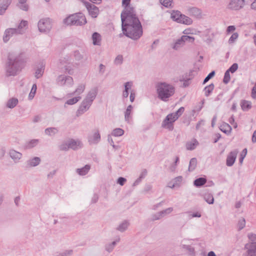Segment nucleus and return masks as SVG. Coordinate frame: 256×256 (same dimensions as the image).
<instances>
[{
  "label": "nucleus",
  "mask_w": 256,
  "mask_h": 256,
  "mask_svg": "<svg viewBox=\"0 0 256 256\" xmlns=\"http://www.w3.org/2000/svg\"><path fill=\"white\" fill-rule=\"evenodd\" d=\"M122 32L118 34L119 38L124 36L134 40H138L143 34L142 24L139 19H130L120 17Z\"/></svg>",
  "instance_id": "1"
},
{
  "label": "nucleus",
  "mask_w": 256,
  "mask_h": 256,
  "mask_svg": "<svg viewBox=\"0 0 256 256\" xmlns=\"http://www.w3.org/2000/svg\"><path fill=\"white\" fill-rule=\"evenodd\" d=\"M26 60L23 53H20L15 57L9 54L4 64L5 74L6 77L17 76L25 67Z\"/></svg>",
  "instance_id": "2"
},
{
  "label": "nucleus",
  "mask_w": 256,
  "mask_h": 256,
  "mask_svg": "<svg viewBox=\"0 0 256 256\" xmlns=\"http://www.w3.org/2000/svg\"><path fill=\"white\" fill-rule=\"evenodd\" d=\"M158 98L163 102H167L175 92V88L166 82H158L156 86Z\"/></svg>",
  "instance_id": "3"
},
{
  "label": "nucleus",
  "mask_w": 256,
  "mask_h": 256,
  "mask_svg": "<svg viewBox=\"0 0 256 256\" xmlns=\"http://www.w3.org/2000/svg\"><path fill=\"white\" fill-rule=\"evenodd\" d=\"M98 93V88L94 87L92 88L86 94V98L82 102L76 114L77 116H80L86 112L92 106Z\"/></svg>",
  "instance_id": "4"
},
{
  "label": "nucleus",
  "mask_w": 256,
  "mask_h": 256,
  "mask_svg": "<svg viewBox=\"0 0 256 256\" xmlns=\"http://www.w3.org/2000/svg\"><path fill=\"white\" fill-rule=\"evenodd\" d=\"M62 22L66 26H82L87 23V20L84 14L79 12L68 16L63 20Z\"/></svg>",
  "instance_id": "5"
},
{
  "label": "nucleus",
  "mask_w": 256,
  "mask_h": 256,
  "mask_svg": "<svg viewBox=\"0 0 256 256\" xmlns=\"http://www.w3.org/2000/svg\"><path fill=\"white\" fill-rule=\"evenodd\" d=\"M184 111V108L181 106L176 112L168 114L162 121V127L172 130L174 128L173 123L182 115Z\"/></svg>",
  "instance_id": "6"
},
{
  "label": "nucleus",
  "mask_w": 256,
  "mask_h": 256,
  "mask_svg": "<svg viewBox=\"0 0 256 256\" xmlns=\"http://www.w3.org/2000/svg\"><path fill=\"white\" fill-rule=\"evenodd\" d=\"M130 1L131 0H122V6L124 9L121 12L120 17L139 19L134 7L130 6Z\"/></svg>",
  "instance_id": "7"
},
{
  "label": "nucleus",
  "mask_w": 256,
  "mask_h": 256,
  "mask_svg": "<svg viewBox=\"0 0 256 256\" xmlns=\"http://www.w3.org/2000/svg\"><path fill=\"white\" fill-rule=\"evenodd\" d=\"M38 30L41 32H49L52 29V25L50 18L40 19L38 24Z\"/></svg>",
  "instance_id": "8"
},
{
  "label": "nucleus",
  "mask_w": 256,
  "mask_h": 256,
  "mask_svg": "<svg viewBox=\"0 0 256 256\" xmlns=\"http://www.w3.org/2000/svg\"><path fill=\"white\" fill-rule=\"evenodd\" d=\"M82 2L86 6L89 14L92 18H97L99 14L98 8L85 0H82Z\"/></svg>",
  "instance_id": "9"
},
{
  "label": "nucleus",
  "mask_w": 256,
  "mask_h": 256,
  "mask_svg": "<svg viewBox=\"0 0 256 256\" xmlns=\"http://www.w3.org/2000/svg\"><path fill=\"white\" fill-rule=\"evenodd\" d=\"M244 0H230L227 8L232 10H238L244 5Z\"/></svg>",
  "instance_id": "10"
},
{
  "label": "nucleus",
  "mask_w": 256,
  "mask_h": 256,
  "mask_svg": "<svg viewBox=\"0 0 256 256\" xmlns=\"http://www.w3.org/2000/svg\"><path fill=\"white\" fill-rule=\"evenodd\" d=\"M19 30H16V28H6L3 36V41L4 43H6L10 39V38L14 34H18Z\"/></svg>",
  "instance_id": "11"
},
{
  "label": "nucleus",
  "mask_w": 256,
  "mask_h": 256,
  "mask_svg": "<svg viewBox=\"0 0 256 256\" xmlns=\"http://www.w3.org/2000/svg\"><path fill=\"white\" fill-rule=\"evenodd\" d=\"M246 256H256V242H248L244 246Z\"/></svg>",
  "instance_id": "12"
},
{
  "label": "nucleus",
  "mask_w": 256,
  "mask_h": 256,
  "mask_svg": "<svg viewBox=\"0 0 256 256\" xmlns=\"http://www.w3.org/2000/svg\"><path fill=\"white\" fill-rule=\"evenodd\" d=\"M238 151L236 150L231 151L228 155L226 159V165L228 166H232L235 162Z\"/></svg>",
  "instance_id": "13"
},
{
  "label": "nucleus",
  "mask_w": 256,
  "mask_h": 256,
  "mask_svg": "<svg viewBox=\"0 0 256 256\" xmlns=\"http://www.w3.org/2000/svg\"><path fill=\"white\" fill-rule=\"evenodd\" d=\"M182 14L180 11L178 10H172L171 13L170 18L173 21L180 24L182 22Z\"/></svg>",
  "instance_id": "14"
},
{
  "label": "nucleus",
  "mask_w": 256,
  "mask_h": 256,
  "mask_svg": "<svg viewBox=\"0 0 256 256\" xmlns=\"http://www.w3.org/2000/svg\"><path fill=\"white\" fill-rule=\"evenodd\" d=\"M188 12L190 16L197 18H200L202 17V10L196 7L189 8L188 9Z\"/></svg>",
  "instance_id": "15"
},
{
  "label": "nucleus",
  "mask_w": 256,
  "mask_h": 256,
  "mask_svg": "<svg viewBox=\"0 0 256 256\" xmlns=\"http://www.w3.org/2000/svg\"><path fill=\"white\" fill-rule=\"evenodd\" d=\"M100 140V134L98 131L95 132L92 136L88 137V142L90 144H97Z\"/></svg>",
  "instance_id": "16"
},
{
  "label": "nucleus",
  "mask_w": 256,
  "mask_h": 256,
  "mask_svg": "<svg viewBox=\"0 0 256 256\" xmlns=\"http://www.w3.org/2000/svg\"><path fill=\"white\" fill-rule=\"evenodd\" d=\"M193 78V76H191V78H188L186 74H184L182 76H180L179 81L181 82H183V84L182 86V88H186L188 87L190 82V81Z\"/></svg>",
  "instance_id": "17"
},
{
  "label": "nucleus",
  "mask_w": 256,
  "mask_h": 256,
  "mask_svg": "<svg viewBox=\"0 0 256 256\" xmlns=\"http://www.w3.org/2000/svg\"><path fill=\"white\" fill-rule=\"evenodd\" d=\"M12 0H3L0 4V15H3L5 13Z\"/></svg>",
  "instance_id": "18"
},
{
  "label": "nucleus",
  "mask_w": 256,
  "mask_h": 256,
  "mask_svg": "<svg viewBox=\"0 0 256 256\" xmlns=\"http://www.w3.org/2000/svg\"><path fill=\"white\" fill-rule=\"evenodd\" d=\"M10 157L14 160V161L16 163L19 162V160L21 158L22 154L15 150H12L9 152Z\"/></svg>",
  "instance_id": "19"
},
{
  "label": "nucleus",
  "mask_w": 256,
  "mask_h": 256,
  "mask_svg": "<svg viewBox=\"0 0 256 256\" xmlns=\"http://www.w3.org/2000/svg\"><path fill=\"white\" fill-rule=\"evenodd\" d=\"M44 69L45 64L42 62L35 72V76L36 78H39L43 76Z\"/></svg>",
  "instance_id": "20"
},
{
  "label": "nucleus",
  "mask_w": 256,
  "mask_h": 256,
  "mask_svg": "<svg viewBox=\"0 0 256 256\" xmlns=\"http://www.w3.org/2000/svg\"><path fill=\"white\" fill-rule=\"evenodd\" d=\"M92 44L94 46H100L102 40L101 35L98 32H94L92 36Z\"/></svg>",
  "instance_id": "21"
},
{
  "label": "nucleus",
  "mask_w": 256,
  "mask_h": 256,
  "mask_svg": "<svg viewBox=\"0 0 256 256\" xmlns=\"http://www.w3.org/2000/svg\"><path fill=\"white\" fill-rule=\"evenodd\" d=\"M82 144L80 141H76L74 139H70L68 142V146H69L70 148H71L74 150H77L78 148V146L82 147Z\"/></svg>",
  "instance_id": "22"
},
{
  "label": "nucleus",
  "mask_w": 256,
  "mask_h": 256,
  "mask_svg": "<svg viewBox=\"0 0 256 256\" xmlns=\"http://www.w3.org/2000/svg\"><path fill=\"white\" fill-rule=\"evenodd\" d=\"M90 168V165L87 164L81 168H77L76 172L80 176H85L88 172Z\"/></svg>",
  "instance_id": "23"
},
{
  "label": "nucleus",
  "mask_w": 256,
  "mask_h": 256,
  "mask_svg": "<svg viewBox=\"0 0 256 256\" xmlns=\"http://www.w3.org/2000/svg\"><path fill=\"white\" fill-rule=\"evenodd\" d=\"M220 130L225 134L228 135L230 134L232 128L231 126L226 123V122H223V124L220 126Z\"/></svg>",
  "instance_id": "24"
},
{
  "label": "nucleus",
  "mask_w": 256,
  "mask_h": 256,
  "mask_svg": "<svg viewBox=\"0 0 256 256\" xmlns=\"http://www.w3.org/2000/svg\"><path fill=\"white\" fill-rule=\"evenodd\" d=\"M240 106L243 111L247 112L252 108V102L250 101L242 100L240 102Z\"/></svg>",
  "instance_id": "25"
},
{
  "label": "nucleus",
  "mask_w": 256,
  "mask_h": 256,
  "mask_svg": "<svg viewBox=\"0 0 256 256\" xmlns=\"http://www.w3.org/2000/svg\"><path fill=\"white\" fill-rule=\"evenodd\" d=\"M40 162V158L39 157L35 156L32 158L28 160L27 165L29 166H38Z\"/></svg>",
  "instance_id": "26"
},
{
  "label": "nucleus",
  "mask_w": 256,
  "mask_h": 256,
  "mask_svg": "<svg viewBox=\"0 0 256 256\" xmlns=\"http://www.w3.org/2000/svg\"><path fill=\"white\" fill-rule=\"evenodd\" d=\"M206 178L200 177L196 178L194 181V185L196 188H200L206 184Z\"/></svg>",
  "instance_id": "27"
},
{
  "label": "nucleus",
  "mask_w": 256,
  "mask_h": 256,
  "mask_svg": "<svg viewBox=\"0 0 256 256\" xmlns=\"http://www.w3.org/2000/svg\"><path fill=\"white\" fill-rule=\"evenodd\" d=\"M198 144V141L196 138H194L192 141L186 142V148L188 150H192L196 148Z\"/></svg>",
  "instance_id": "28"
},
{
  "label": "nucleus",
  "mask_w": 256,
  "mask_h": 256,
  "mask_svg": "<svg viewBox=\"0 0 256 256\" xmlns=\"http://www.w3.org/2000/svg\"><path fill=\"white\" fill-rule=\"evenodd\" d=\"M38 139H32L27 142L24 144V148L26 149H31L35 147L38 143Z\"/></svg>",
  "instance_id": "29"
},
{
  "label": "nucleus",
  "mask_w": 256,
  "mask_h": 256,
  "mask_svg": "<svg viewBox=\"0 0 256 256\" xmlns=\"http://www.w3.org/2000/svg\"><path fill=\"white\" fill-rule=\"evenodd\" d=\"M18 98H12L8 100L6 106L9 108H13L18 104Z\"/></svg>",
  "instance_id": "30"
},
{
  "label": "nucleus",
  "mask_w": 256,
  "mask_h": 256,
  "mask_svg": "<svg viewBox=\"0 0 256 256\" xmlns=\"http://www.w3.org/2000/svg\"><path fill=\"white\" fill-rule=\"evenodd\" d=\"M204 200L209 204L214 203V198L211 193L206 192L203 194Z\"/></svg>",
  "instance_id": "31"
},
{
  "label": "nucleus",
  "mask_w": 256,
  "mask_h": 256,
  "mask_svg": "<svg viewBox=\"0 0 256 256\" xmlns=\"http://www.w3.org/2000/svg\"><path fill=\"white\" fill-rule=\"evenodd\" d=\"M214 86L213 83H211L209 85L204 87L203 90L204 92V95L208 97L210 95L214 89Z\"/></svg>",
  "instance_id": "32"
},
{
  "label": "nucleus",
  "mask_w": 256,
  "mask_h": 256,
  "mask_svg": "<svg viewBox=\"0 0 256 256\" xmlns=\"http://www.w3.org/2000/svg\"><path fill=\"white\" fill-rule=\"evenodd\" d=\"M184 45V42H183L182 36L177 39L174 42L172 48L174 50H178L180 48Z\"/></svg>",
  "instance_id": "33"
},
{
  "label": "nucleus",
  "mask_w": 256,
  "mask_h": 256,
  "mask_svg": "<svg viewBox=\"0 0 256 256\" xmlns=\"http://www.w3.org/2000/svg\"><path fill=\"white\" fill-rule=\"evenodd\" d=\"M58 130L57 128L50 127L45 129L44 133L48 136H52L58 133Z\"/></svg>",
  "instance_id": "34"
},
{
  "label": "nucleus",
  "mask_w": 256,
  "mask_h": 256,
  "mask_svg": "<svg viewBox=\"0 0 256 256\" xmlns=\"http://www.w3.org/2000/svg\"><path fill=\"white\" fill-rule=\"evenodd\" d=\"M130 224L127 220H124L117 227L116 230L120 232H124L128 228Z\"/></svg>",
  "instance_id": "35"
},
{
  "label": "nucleus",
  "mask_w": 256,
  "mask_h": 256,
  "mask_svg": "<svg viewBox=\"0 0 256 256\" xmlns=\"http://www.w3.org/2000/svg\"><path fill=\"white\" fill-rule=\"evenodd\" d=\"M197 164V160L196 158H193L190 159L188 170L189 172H192L196 168Z\"/></svg>",
  "instance_id": "36"
},
{
  "label": "nucleus",
  "mask_w": 256,
  "mask_h": 256,
  "mask_svg": "<svg viewBox=\"0 0 256 256\" xmlns=\"http://www.w3.org/2000/svg\"><path fill=\"white\" fill-rule=\"evenodd\" d=\"M81 99L80 96H77L74 97L72 98H70L66 101L64 104V106L66 107V104L68 105H73L78 102Z\"/></svg>",
  "instance_id": "37"
},
{
  "label": "nucleus",
  "mask_w": 256,
  "mask_h": 256,
  "mask_svg": "<svg viewBox=\"0 0 256 256\" xmlns=\"http://www.w3.org/2000/svg\"><path fill=\"white\" fill-rule=\"evenodd\" d=\"M124 130L121 128H116L113 130L111 135L114 136H120L124 134Z\"/></svg>",
  "instance_id": "38"
},
{
  "label": "nucleus",
  "mask_w": 256,
  "mask_h": 256,
  "mask_svg": "<svg viewBox=\"0 0 256 256\" xmlns=\"http://www.w3.org/2000/svg\"><path fill=\"white\" fill-rule=\"evenodd\" d=\"M182 22H180L181 24H184L186 25H190L192 24V20L190 17L183 14L182 18H181Z\"/></svg>",
  "instance_id": "39"
},
{
  "label": "nucleus",
  "mask_w": 256,
  "mask_h": 256,
  "mask_svg": "<svg viewBox=\"0 0 256 256\" xmlns=\"http://www.w3.org/2000/svg\"><path fill=\"white\" fill-rule=\"evenodd\" d=\"M28 24V22L25 20H22L18 24V28H16V30H18L19 32H18V34H22L24 32L22 30V28L26 26Z\"/></svg>",
  "instance_id": "40"
},
{
  "label": "nucleus",
  "mask_w": 256,
  "mask_h": 256,
  "mask_svg": "<svg viewBox=\"0 0 256 256\" xmlns=\"http://www.w3.org/2000/svg\"><path fill=\"white\" fill-rule=\"evenodd\" d=\"M37 86L36 84H34L32 86L31 90L28 94V100H32L34 98L36 92Z\"/></svg>",
  "instance_id": "41"
},
{
  "label": "nucleus",
  "mask_w": 256,
  "mask_h": 256,
  "mask_svg": "<svg viewBox=\"0 0 256 256\" xmlns=\"http://www.w3.org/2000/svg\"><path fill=\"white\" fill-rule=\"evenodd\" d=\"M85 90V85L84 84H80L78 88L72 93L70 94L71 96H73L76 94H80L84 92V91Z\"/></svg>",
  "instance_id": "42"
},
{
  "label": "nucleus",
  "mask_w": 256,
  "mask_h": 256,
  "mask_svg": "<svg viewBox=\"0 0 256 256\" xmlns=\"http://www.w3.org/2000/svg\"><path fill=\"white\" fill-rule=\"evenodd\" d=\"M182 180V176H178L175 178L174 180V182L172 185H169L168 187L172 188L178 185V183H180Z\"/></svg>",
  "instance_id": "43"
},
{
  "label": "nucleus",
  "mask_w": 256,
  "mask_h": 256,
  "mask_svg": "<svg viewBox=\"0 0 256 256\" xmlns=\"http://www.w3.org/2000/svg\"><path fill=\"white\" fill-rule=\"evenodd\" d=\"M246 226V220L245 218H241L240 219H239L237 226L238 230H241L242 229H243Z\"/></svg>",
  "instance_id": "44"
},
{
  "label": "nucleus",
  "mask_w": 256,
  "mask_h": 256,
  "mask_svg": "<svg viewBox=\"0 0 256 256\" xmlns=\"http://www.w3.org/2000/svg\"><path fill=\"white\" fill-rule=\"evenodd\" d=\"M160 3L166 8H171L172 7V0H160Z\"/></svg>",
  "instance_id": "45"
},
{
  "label": "nucleus",
  "mask_w": 256,
  "mask_h": 256,
  "mask_svg": "<svg viewBox=\"0 0 256 256\" xmlns=\"http://www.w3.org/2000/svg\"><path fill=\"white\" fill-rule=\"evenodd\" d=\"M248 152V150L246 148H244L242 150V152L240 154L238 161L240 164H242L244 161V158L246 156V155Z\"/></svg>",
  "instance_id": "46"
},
{
  "label": "nucleus",
  "mask_w": 256,
  "mask_h": 256,
  "mask_svg": "<svg viewBox=\"0 0 256 256\" xmlns=\"http://www.w3.org/2000/svg\"><path fill=\"white\" fill-rule=\"evenodd\" d=\"M179 162H180L179 156H176L175 158V160H174V162L172 164V165L170 167V171L174 172L176 170V168L178 164H179Z\"/></svg>",
  "instance_id": "47"
},
{
  "label": "nucleus",
  "mask_w": 256,
  "mask_h": 256,
  "mask_svg": "<svg viewBox=\"0 0 256 256\" xmlns=\"http://www.w3.org/2000/svg\"><path fill=\"white\" fill-rule=\"evenodd\" d=\"M183 42H184V44L186 42H188L190 43H193L194 41V38L192 36H187V35H183L182 36Z\"/></svg>",
  "instance_id": "48"
},
{
  "label": "nucleus",
  "mask_w": 256,
  "mask_h": 256,
  "mask_svg": "<svg viewBox=\"0 0 256 256\" xmlns=\"http://www.w3.org/2000/svg\"><path fill=\"white\" fill-rule=\"evenodd\" d=\"M216 74V72L214 70H212L210 72L207 76L204 78L203 80L202 84H206Z\"/></svg>",
  "instance_id": "49"
},
{
  "label": "nucleus",
  "mask_w": 256,
  "mask_h": 256,
  "mask_svg": "<svg viewBox=\"0 0 256 256\" xmlns=\"http://www.w3.org/2000/svg\"><path fill=\"white\" fill-rule=\"evenodd\" d=\"M238 64L237 63H234L230 66V67L227 70L229 72L234 74L238 70Z\"/></svg>",
  "instance_id": "50"
},
{
  "label": "nucleus",
  "mask_w": 256,
  "mask_h": 256,
  "mask_svg": "<svg viewBox=\"0 0 256 256\" xmlns=\"http://www.w3.org/2000/svg\"><path fill=\"white\" fill-rule=\"evenodd\" d=\"M230 80V72L227 70L225 72L222 82L224 84H228Z\"/></svg>",
  "instance_id": "51"
},
{
  "label": "nucleus",
  "mask_w": 256,
  "mask_h": 256,
  "mask_svg": "<svg viewBox=\"0 0 256 256\" xmlns=\"http://www.w3.org/2000/svg\"><path fill=\"white\" fill-rule=\"evenodd\" d=\"M182 248L188 251L190 254H195L194 248L190 245L183 244Z\"/></svg>",
  "instance_id": "52"
},
{
  "label": "nucleus",
  "mask_w": 256,
  "mask_h": 256,
  "mask_svg": "<svg viewBox=\"0 0 256 256\" xmlns=\"http://www.w3.org/2000/svg\"><path fill=\"white\" fill-rule=\"evenodd\" d=\"M74 56L75 60L77 61H80L83 58V56L78 50H75L74 52Z\"/></svg>",
  "instance_id": "53"
},
{
  "label": "nucleus",
  "mask_w": 256,
  "mask_h": 256,
  "mask_svg": "<svg viewBox=\"0 0 256 256\" xmlns=\"http://www.w3.org/2000/svg\"><path fill=\"white\" fill-rule=\"evenodd\" d=\"M238 32L233 33L228 40V44H231L234 43L235 40L238 38Z\"/></svg>",
  "instance_id": "54"
},
{
  "label": "nucleus",
  "mask_w": 256,
  "mask_h": 256,
  "mask_svg": "<svg viewBox=\"0 0 256 256\" xmlns=\"http://www.w3.org/2000/svg\"><path fill=\"white\" fill-rule=\"evenodd\" d=\"M16 6L21 10L25 12H27L29 10V6L26 3H24V4H17Z\"/></svg>",
  "instance_id": "55"
},
{
  "label": "nucleus",
  "mask_w": 256,
  "mask_h": 256,
  "mask_svg": "<svg viewBox=\"0 0 256 256\" xmlns=\"http://www.w3.org/2000/svg\"><path fill=\"white\" fill-rule=\"evenodd\" d=\"M173 210L172 208H167L164 210H162V211H160V214L162 215V217L164 216L166 214H170L172 211Z\"/></svg>",
  "instance_id": "56"
},
{
  "label": "nucleus",
  "mask_w": 256,
  "mask_h": 256,
  "mask_svg": "<svg viewBox=\"0 0 256 256\" xmlns=\"http://www.w3.org/2000/svg\"><path fill=\"white\" fill-rule=\"evenodd\" d=\"M126 182V179L125 178L122 176L119 177L116 180V183L121 186H124Z\"/></svg>",
  "instance_id": "57"
},
{
  "label": "nucleus",
  "mask_w": 256,
  "mask_h": 256,
  "mask_svg": "<svg viewBox=\"0 0 256 256\" xmlns=\"http://www.w3.org/2000/svg\"><path fill=\"white\" fill-rule=\"evenodd\" d=\"M123 62V57L122 55H118L114 60V63L116 64H121Z\"/></svg>",
  "instance_id": "58"
},
{
  "label": "nucleus",
  "mask_w": 256,
  "mask_h": 256,
  "mask_svg": "<svg viewBox=\"0 0 256 256\" xmlns=\"http://www.w3.org/2000/svg\"><path fill=\"white\" fill-rule=\"evenodd\" d=\"M248 236L250 240L249 242H256V234H248Z\"/></svg>",
  "instance_id": "59"
},
{
  "label": "nucleus",
  "mask_w": 256,
  "mask_h": 256,
  "mask_svg": "<svg viewBox=\"0 0 256 256\" xmlns=\"http://www.w3.org/2000/svg\"><path fill=\"white\" fill-rule=\"evenodd\" d=\"M73 250H66L64 252L60 253L59 256H70L72 254Z\"/></svg>",
  "instance_id": "60"
},
{
  "label": "nucleus",
  "mask_w": 256,
  "mask_h": 256,
  "mask_svg": "<svg viewBox=\"0 0 256 256\" xmlns=\"http://www.w3.org/2000/svg\"><path fill=\"white\" fill-rule=\"evenodd\" d=\"M59 148L61 150H64V151H66L70 148L69 146H68V142L62 144L60 146Z\"/></svg>",
  "instance_id": "61"
},
{
  "label": "nucleus",
  "mask_w": 256,
  "mask_h": 256,
  "mask_svg": "<svg viewBox=\"0 0 256 256\" xmlns=\"http://www.w3.org/2000/svg\"><path fill=\"white\" fill-rule=\"evenodd\" d=\"M161 218H162V216L159 212H157L156 214H154L152 216V220L154 221V220H158Z\"/></svg>",
  "instance_id": "62"
},
{
  "label": "nucleus",
  "mask_w": 256,
  "mask_h": 256,
  "mask_svg": "<svg viewBox=\"0 0 256 256\" xmlns=\"http://www.w3.org/2000/svg\"><path fill=\"white\" fill-rule=\"evenodd\" d=\"M251 96L253 99L256 100V82L254 86L252 88Z\"/></svg>",
  "instance_id": "63"
},
{
  "label": "nucleus",
  "mask_w": 256,
  "mask_h": 256,
  "mask_svg": "<svg viewBox=\"0 0 256 256\" xmlns=\"http://www.w3.org/2000/svg\"><path fill=\"white\" fill-rule=\"evenodd\" d=\"M132 86V82H127L126 83H124V90L129 91Z\"/></svg>",
  "instance_id": "64"
}]
</instances>
